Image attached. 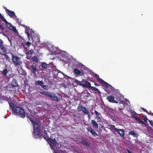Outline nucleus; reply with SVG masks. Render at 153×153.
<instances>
[{
  "label": "nucleus",
  "instance_id": "obj_26",
  "mask_svg": "<svg viewBox=\"0 0 153 153\" xmlns=\"http://www.w3.org/2000/svg\"><path fill=\"white\" fill-rule=\"evenodd\" d=\"M82 111L85 114H88V112H89L88 110L85 107H84V108L82 109Z\"/></svg>",
  "mask_w": 153,
  "mask_h": 153
},
{
  "label": "nucleus",
  "instance_id": "obj_35",
  "mask_svg": "<svg viewBox=\"0 0 153 153\" xmlns=\"http://www.w3.org/2000/svg\"><path fill=\"white\" fill-rule=\"evenodd\" d=\"M42 87L43 89H48V87L47 85H42L41 86Z\"/></svg>",
  "mask_w": 153,
  "mask_h": 153
},
{
  "label": "nucleus",
  "instance_id": "obj_7",
  "mask_svg": "<svg viewBox=\"0 0 153 153\" xmlns=\"http://www.w3.org/2000/svg\"><path fill=\"white\" fill-rule=\"evenodd\" d=\"M43 138L47 141H49L52 144H53V145H56L57 144V142L56 140L55 139H52L50 138L49 136L46 137L45 136H43Z\"/></svg>",
  "mask_w": 153,
  "mask_h": 153
},
{
  "label": "nucleus",
  "instance_id": "obj_58",
  "mask_svg": "<svg viewBox=\"0 0 153 153\" xmlns=\"http://www.w3.org/2000/svg\"><path fill=\"white\" fill-rule=\"evenodd\" d=\"M44 68L45 69H46L47 68L46 67H45V68Z\"/></svg>",
  "mask_w": 153,
  "mask_h": 153
},
{
  "label": "nucleus",
  "instance_id": "obj_39",
  "mask_svg": "<svg viewBox=\"0 0 153 153\" xmlns=\"http://www.w3.org/2000/svg\"><path fill=\"white\" fill-rule=\"evenodd\" d=\"M33 53V51L32 50H30L28 52H27V53H26V54H27V53H30L31 54H32V53Z\"/></svg>",
  "mask_w": 153,
  "mask_h": 153
},
{
  "label": "nucleus",
  "instance_id": "obj_4",
  "mask_svg": "<svg viewBox=\"0 0 153 153\" xmlns=\"http://www.w3.org/2000/svg\"><path fill=\"white\" fill-rule=\"evenodd\" d=\"M0 18L2 19V21L4 22L6 26L8 27V28L15 32H17L16 29L15 27L13 26L10 23L8 22L6 20L5 18L2 16V14L0 13Z\"/></svg>",
  "mask_w": 153,
  "mask_h": 153
},
{
  "label": "nucleus",
  "instance_id": "obj_19",
  "mask_svg": "<svg viewBox=\"0 0 153 153\" xmlns=\"http://www.w3.org/2000/svg\"><path fill=\"white\" fill-rule=\"evenodd\" d=\"M75 64L78 67H85V65L77 61H75Z\"/></svg>",
  "mask_w": 153,
  "mask_h": 153
},
{
  "label": "nucleus",
  "instance_id": "obj_24",
  "mask_svg": "<svg viewBox=\"0 0 153 153\" xmlns=\"http://www.w3.org/2000/svg\"><path fill=\"white\" fill-rule=\"evenodd\" d=\"M3 42L2 43L0 44V48L2 51H3V52H5L6 51V50L5 48L3 46Z\"/></svg>",
  "mask_w": 153,
  "mask_h": 153
},
{
  "label": "nucleus",
  "instance_id": "obj_54",
  "mask_svg": "<svg viewBox=\"0 0 153 153\" xmlns=\"http://www.w3.org/2000/svg\"><path fill=\"white\" fill-rule=\"evenodd\" d=\"M27 59H30V57H28V56H27Z\"/></svg>",
  "mask_w": 153,
  "mask_h": 153
},
{
  "label": "nucleus",
  "instance_id": "obj_48",
  "mask_svg": "<svg viewBox=\"0 0 153 153\" xmlns=\"http://www.w3.org/2000/svg\"><path fill=\"white\" fill-rule=\"evenodd\" d=\"M3 41L0 39V44L2 43H3Z\"/></svg>",
  "mask_w": 153,
  "mask_h": 153
},
{
  "label": "nucleus",
  "instance_id": "obj_59",
  "mask_svg": "<svg viewBox=\"0 0 153 153\" xmlns=\"http://www.w3.org/2000/svg\"><path fill=\"white\" fill-rule=\"evenodd\" d=\"M5 56L6 57H8V56H7V55H6V56Z\"/></svg>",
  "mask_w": 153,
  "mask_h": 153
},
{
  "label": "nucleus",
  "instance_id": "obj_25",
  "mask_svg": "<svg viewBox=\"0 0 153 153\" xmlns=\"http://www.w3.org/2000/svg\"><path fill=\"white\" fill-rule=\"evenodd\" d=\"M128 134L129 135H132L134 137H138V134L135 133L133 131H131L128 132Z\"/></svg>",
  "mask_w": 153,
  "mask_h": 153
},
{
  "label": "nucleus",
  "instance_id": "obj_31",
  "mask_svg": "<svg viewBox=\"0 0 153 153\" xmlns=\"http://www.w3.org/2000/svg\"><path fill=\"white\" fill-rule=\"evenodd\" d=\"M25 33L26 34L29 39L30 40V37L31 36L29 33V31L27 30L26 29L25 30Z\"/></svg>",
  "mask_w": 153,
  "mask_h": 153
},
{
  "label": "nucleus",
  "instance_id": "obj_34",
  "mask_svg": "<svg viewBox=\"0 0 153 153\" xmlns=\"http://www.w3.org/2000/svg\"><path fill=\"white\" fill-rule=\"evenodd\" d=\"M12 85L14 87H16L17 86L18 84L15 81H13L12 82Z\"/></svg>",
  "mask_w": 153,
  "mask_h": 153
},
{
  "label": "nucleus",
  "instance_id": "obj_21",
  "mask_svg": "<svg viewBox=\"0 0 153 153\" xmlns=\"http://www.w3.org/2000/svg\"><path fill=\"white\" fill-rule=\"evenodd\" d=\"M32 60L33 63L36 64V63H37L38 61V59L36 56H33L32 57Z\"/></svg>",
  "mask_w": 153,
  "mask_h": 153
},
{
  "label": "nucleus",
  "instance_id": "obj_33",
  "mask_svg": "<svg viewBox=\"0 0 153 153\" xmlns=\"http://www.w3.org/2000/svg\"><path fill=\"white\" fill-rule=\"evenodd\" d=\"M31 43L29 42H27L25 44V45L27 46V47H29L30 45H31Z\"/></svg>",
  "mask_w": 153,
  "mask_h": 153
},
{
  "label": "nucleus",
  "instance_id": "obj_43",
  "mask_svg": "<svg viewBox=\"0 0 153 153\" xmlns=\"http://www.w3.org/2000/svg\"><path fill=\"white\" fill-rule=\"evenodd\" d=\"M4 9H5V11H6V13H7L8 11L9 10V9H7V7H4Z\"/></svg>",
  "mask_w": 153,
  "mask_h": 153
},
{
  "label": "nucleus",
  "instance_id": "obj_44",
  "mask_svg": "<svg viewBox=\"0 0 153 153\" xmlns=\"http://www.w3.org/2000/svg\"><path fill=\"white\" fill-rule=\"evenodd\" d=\"M86 114L88 115V119H90L91 117V115H90V114H89V112H88V114Z\"/></svg>",
  "mask_w": 153,
  "mask_h": 153
},
{
  "label": "nucleus",
  "instance_id": "obj_32",
  "mask_svg": "<svg viewBox=\"0 0 153 153\" xmlns=\"http://www.w3.org/2000/svg\"><path fill=\"white\" fill-rule=\"evenodd\" d=\"M7 69H5L2 71V74L4 75H6L7 73Z\"/></svg>",
  "mask_w": 153,
  "mask_h": 153
},
{
  "label": "nucleus",
  "instance_id": "obj_28",
  "mask_svg": "<svg viewBox=\"0 0 153 153\" xmlns=\"http://www.w3.org/2000/svg\"><path fill=\"white\" fill-rule=\"evenodd\" d=\"M95 113V114L97 115V118L99 119H101V118L100 117H99V116H100L101 115V113H100L98 112L97 111L95 110L94 111Z\"/></svg>",
  "mask_w": 153,
  "mask_h": 153
},
{
  "label": "nucleus",
  "instance_id": "obj_17",
  "mask_svg": "<svg viewBox=\"0 0 153 153\" xmlns=\"http://www.w3.org/2000/svg\"><path fill=\"white\" fill-rule=\"evenodd\" d=\"M85 107L82 106L81 105V102H80L78 104L77 108V111L78 112H80L82 111Z\"/></svg>",
  "mask_w": 153,
  "mask_h": 153
},
{
  "label": "nucleus",
  "instance_id": "obj_20",
  "mask_svg": "<svg viewBox=\"0 0 153 153\" xmlns=\"http://www.w3.org/2000/svg\"><path fill=\"white\" fill-rule=\"evenodd\" d=\"M91 123L95 128L97 129L98 128V125L95 121L92 120Z\"/></svg>",
  "mask_w": 153,
  "mask_h": 153
},
{
  "label": "nucleus",
  "instance_id": "obj_16",
  "mask_svg": "<svg viewBox=\"0 0 153 153\" xmlns=\"http://www.w3.org/2000/svg\"><path fill=\"white\" fill-rule=\"evenodd\" d=\"M122 137H124V131L123 129H118L117 131H116Z\"/></svg>",
  "mask_w": 153,
  "mask_h": 153
},
{
  "label": "nucleus",
  "instance_id": "obj_52",
  "mask_svg": "<svg viewBox=\"0 0 153 153\" xmlns=\"http://www.w3.org/2000/svg\"><path fill=\"white\" fill-rule=\"evenodd\" d=\"M95 85L96 86H98L99 85L98 84L95 83Z\"/></svg>",
  "mask_w": 153,
  "mask_h": 153
},
{
  "label": "nucleus",
  "instance_id": "obj_3",
  "mask_svg": "<svg viewBox=\"0 0 153 153\" xmlns=\"http://www.w3.org/2000/svg\"><path fill=\"white\" fill-rule=\"evenodd\" d=\"M40 93L46 97L51 98L53 101L58 102L59 100V98L54 93L47 91H41Z\"/></svg>",
  "mask_w": 153,
  "mask_h": 153
},
{
  "label": "nucleus",
  "instance_id": "obj_57",
  "mask_svg": "<svg viewBox=\"0 0 153 153\" xmlns=\"http://www.w3.org/2000/svg\"><path fill=\"white\" fill-rule=\"evenodd\" d=\"M31 67H34L32 65V66H31Z\"/></svg>",
  "mask_w": 153,
  "mask_h": 153
},
{
  "label": "nucleus",
  "instance_id": "obj_15",
  "mask_svg": "<svg viewBox=\"0 0 153 153\" xmlns=\"http://www.w3.org/2000/svg\"><path fill=\"white\" fill-rule=\"evenodd\" d=\"M80 143L82 144L85 145L87 147H88L89 148L90 147V145L89 143L85 140L82 139Z\"/></svg>",
  "mask_w": 153,
  "mask_h": 153
},
{
  "label": "nucleus",
  "instance_id": "obj_40",
  "mask_svg": "<svg viewBox=\"0 0 153 153\" xmlns=\"http://www.w3.org/2000/svg\"><path fill=\"white\" fill-rule=\"evenodd\" d=\"M143 120L145 122H147L148 119L146 117H145L143 118Z\"/></svg>",
  "mask_w": 153,
  "mask_h": 153
},
{
  "label": "nucleus",
  "instance_id": "obj_27",
  "mask_svg": "<svg viewBox=\"0 0 153 153\" xmlns=\"http://www.w3.org/2000/svg\"><path fill=\"white\" fill-rule=\"evenodd\" d=\"M89 89H91V90L93 91H96L97 92H100L99 90L97 88H96L94 87H92L91 86L90 87V88Z\"/></svg>",
  "mask_w": 153,
  "mask_h": 153
},
{
  "label": "nucleus",
  "instance_id": "obj_56",
  "mask_svg": "<svg viewBox=\"0 0 153 153\" xmlns=\"http://www.w3.org/2000/svg\"><path fill=\"white\" fill-rule=\"evenodd\" d=\"M151 115L153 116V113L151 114Z\"/></svg>",
  "mask_w": 153,
  "mask_h": 153
},
{
  "label": "nucleus",
  "instance_id": "obj_1",
  "mask_svg": "<svg viewBox=\"0 0 153 153\" xmlns=\"http://www.w3.org/2000/svg\"><path fill=\"white\" fill-rule=\"evenodd\" d=\"M8 103L10 107L15 115L23 118H25L26 113L23 108L17 106L13 102H8Z\"/></svg>",
  "mask_w": 153,
  "mask_h": 153
},
{
  "label": "nucleus",
  "instance_id": "obj_14",
  "mask_svg": "<svg viewBox=\"0 0 153 153\" xmlns=\"http://www.w3.org/2000/svg\"><path fill=\"white\" fill-rule=\"evenodd\" d=\"M6 13L10 17H12L14 16L16 17L15 13L13 11L9 10Z\"/></svg>",
  "mask_w": 153,
  "mask_h": 153
},
{
  "label": "nucleus",
  "instance_id": "obj_55",
  "mask_svg": "<svg viewBox=\"0 0 153 153\" xmlns=\"http://www.w3.org/2000/svg\"><path fill=\"white\" fill-rule=\"evenodd\" d=\"M73 116L75 117H76V115L75 114H73Z\"/></svg>",
  "mask_w": 153,
  "mask_h": 153
},
{
  "label": "nucleus",
  "instance_id": "obj_51",
  "mask_svg": "<svg viewBox=\"0 0 153 153\" xmlns=\"http://www.w3.org/2000/svg\"><path fill=\"white\" fill-rule=\"evenodd\" d=\"M53 153H57V152H56L54 150V151L53 152Z\"/></svg>",
  "mask_w": 153,
  "mask_h": 153
},
{
  "label": "nucleus",
  "instance_id": "obj_10",
  "mask_svg": "<svg viewBox=\"0 0 153 153\" xmlns=\"http://www.w3.org/2000/svg\"><path fill=\"white\" fill-rule=\"evenodd\" d=\"M17 70L18 71V72L19 75H26V73L25 71L22 68H18Z\"/></svg>",
  "mask_w": 153,
  "mask_h": 153
},
{
  "label": "nucleus",
  "instance_id": "obj_50",
  "mask_svg": "<svg viewBox=\"0 0 153 153\" xmlns=\"http://www.w3.org/2000/svg\"><path fill=\"white\" fill-rule=\"evenodd\" d=\"M71 62H69V64H68V66H71Z\"/></svg>",
  "mask_w": 153,
  "mask_h": 153
},
{
  "label": "nucleus",
  "instance_id": "obj_8",
  "mask_svg": "<svg viewBox=\"0 0 153 153\" xmlns=\"http://www.w3.org/2000/svg\"><path fill=\"white\" fill-rule=\"evenodd\" d=\"M107 99L110 102L112 103H117L118 102L115 100L114 97V96H108L107 97Z\"/></svg>",
  "mask_w": 153,
  "mask_h": 153
},
{
  "label": "nucleus",
  "instance_id": "obj_12",
  "mask_svg": "<svg viewBox=\"0 0 153 153\" xmlns=\"http://www.w3.org/2000/svg\"><path fill=\"white\" fill-rule=\"evenodd\" d=\"M133 117L137 121V123L139 124H142L145 125H146V123H145L142 120H140V118H138L137 116H134Z\"/></svg>",
  "mask_w": 153,
  "mask_h": 153
},
{
  "label": "nucleus",
  "instance_id": "obj_22",
  "mask_svg": "<svg viewBox=\"0 0 153 153\" xmlns=\"http://www.w3.org/2000/svg\"><path fill=\"white\" fill-rule=\"evenodd\" d=\"M74 73L76 75H81V72L77 69H75L74 70Z\"/></svg>",
  "mask_w": 153,
  "mask_h": 153
},
{
  "label": "nucleus",
  "instance_id": "obj_13",
  "mask_svg": "<svg viewBox=\"0 0 153 153\" xmlns=\"http://www.w3.org/2000/svg\"><path fill=\"white\" fill-rule=\"evenodd\" d=\"M86 128L88 132H90L94 136H95L98 135V134H97L96 132L95 131H94L91 128L88 127V128Z\"/></svg>",
  "mask_w": 153,
  "mask_h": 153
},
{
  "label": "nucleus",
  "instance_id": "obj_62",
  "mask_svg": "<svg viewBox=\"0 0 153 153\" xmlns=\"http://www.w3.org/2000/svg\"><path fill=\"white\" fill-rule=\"evenodd\" d=\"M34 67H36L35 65L34 66Z\"/></svg>",
  "mask_w": 153,
  "mask_h": 153
},
{
  "label": "nucleus",
  "instance_id": "obj_11",
  "mask_svg": "<svg viewBox=\"0 0 153 153\" xmlns=\"http://www.w3.org/2000/svg\"><path fill=\"white\" fill-rule=\"evenodd\" d=\"M85 84L82 83L81 84V86L83 88H87L88 89H90L91 86V83L88 81H85Z\"/></svg>",
  "mask_w": 153,
  "mask_h": 153
},
{
  "label": "nucleus",
  "instance_id": "obj_6",
  "mask_svg": "<svg viewBox=\"0 0 153 153\" xmlns=\"http://www.w3.org/2000/svg\"><path fill=\"white\" fill-rule=\"evenodd\" d=\"M12 60L15 65L19 66L22 63V62L20 58L17 56L12 55Z\"/></svg>",
  "mask_w": 153,
  "mask_h": 153
},
{
  "label": "nucleus",
  "instance_id": "obj_37",
  "mask_svg": "<svg viewBox=\"0 0 153 153\" xmlns=\"http://www.w3.org/2000/svg\"><path fill=\"white\" fill-rule=\"evenodd\" d=\"M141 108L144 112H146L147 113H148V111L147 110H146L143 108Z\"/></svg>",
  "mask_w": 153,
  "mask_h": 153
},
{
  "label": "nucleus",
  "instance_id": "obj_61",
  "mask_svg": "<svg viewBox=\"0 0 153 153\" xmlns=\"http://www.w3.org/2000/svg\"><path fill=\"white\" fill-rule=\"evenodd\" d=\"M9 40L10 41L11 43V42L10 40Z\"/></svg>",
  "mask_w": 153,
  "mask_h": 153
},
{
  "label": "nucleus",
  "instance_id": "obj_36",
  "mask_svg": "<svg viewBox=\"0 0 153 153\" xmlns=\"http://www.w3.org/2000/svg\"><path fill=\"white\" fill-rule=\"evenodd\" d=\"M44 133L45 135H43V137L44 136H45L46 137L48 136L47 134V131L45 130H44Z\"/></svg>",
  "mask_w": 153,
  "mask_h": 153
},
{
  "label": "nucleus",
  "instance_id": "obj_9",
  "mask_svg": "<svg viewBox=\"0 0 153 153\" xmlns=\"http://www.w3.org/2000/svg\"><path fill=\"white\" fill-rule=\"evenodd\" d=\"M41 64V67H47V66H48V67H56L52 63H50L48 65L45 63L42 62L40 63Z\"/></svg>",
  "mask_w": 153,
  "mask_h": 153
},
{
  "label": "nucleus",
  "instance_id": "obj_18",
  "mask_svg": "<svg viewBox=\"0 0 153 153\" xmlns=\"http://www.w3.org/2000/svg\"><path fill=\"white\" fill-rule=\"evenodd\" d=\"M32 41L35 43H37L38 42H39V39L37 36H36L34 37V38H32Z\"/></svg>",
  "mask_w": 153,
  "mask_h": 153
},
{
  "label": "nucleus",
  "instance_id": "obj_49",
  "mask_svg": "<svg viewBox=\"0 0 153 153\" xmlns=\"http://www.w3.org/2000/svg\"><path fill=\"white\" fill-rule=\"evenodd\" d=\"M64 62L65 64H68V62H67V61H65V62Z\"/></svg>",
  "mask_w": 153,
  "mask_h": 153
},
{
  "label": "nucleus",
  "instance_id": "obj_5",
  "mask_svg": "<svg viewBox=\"0 0 153 153\" xmlns=\"http://www.w3.org/2000/svg\"><path fill=\"white\" fill-rule=\"evenodd\" d=\"M97 81L101 84L102 86L106 88H109L111 90L113 89V87L112 86L99 78V76L97 78Z\"/></svg>",
  "mask_w": 153,
  "mask_h": 153
},
{
  "label": "nucleus",
  "instance_id": "obj_38",
  "mask_svg": "<svg viewBox=\"0 0 153 153\" xmlns=\"http://www.w3.org/2000/svg\"><path fill=\"white\" fill-rule=\"evenodd\" d=\"M3 99L5 100H8V97L4 96L3 97Z\"/></svg>",
  "mask_w": 153,
  "mask_h": 153
},
{
  "label": "nucleus",
  "instance_id": "obj_45",
  "mask_svg": "<svg viewBox=\"0 0 153 153\" xmlns=\"http://www.w3.org/2000/svg\"><path fill=\"white\" fill-rule=\"evenodd\" d=\"M56 68H53L52 69V71H56Z\"/></svg>",
  "mask_w": 153,
  "mask_h": 153
},
{
  "label": "nucleus",
  "instance_id": "obj_46",
  "mask_svg": "<svg viewBox=\"0 0 153 153\" xmlns=\"http://www.w3.org/2000/svg\"><path fill=\"white\" fill-rule=\"evenodd\" d=\"M0 54H2V55H4V56H6V54L5 53H2L1 52H0Z\"/></svg>",
  "mask_w": 153,
  "mask_h": 153
},
{
  "label": "nucleus",
  "instance_id": "obj_42",
  "mask_svg": "<svg viewBox=\"0 0 153 153\" xmlns=\"http://www.w3.org/2000/svg\"><path fill=\"white\" fill-rule=\"evenodd\" d=\"M149 123L150 125L152 126H153V123L152 120H149Z\"/></svg>",
  "mask_w": 153,
  "mask_h": 153
},
{
  "label": "nucleus",
  "instance_id": "obj_41",
  "mask_svg": "<svg viewBox=\"0 0 153 153\" xmlns=\"http://www.w3.org/2000/svg\"><path fill=\"white\" fill-rule=\"evenodd\" d=\"M33 68V71L34 73H35L36 71V68Z\"/></svg>",
  "mask_w": 153,
  "mask_h": 153
},
{
  "label": "nucleus",
  "instance_id": "obj_47",
  "mask_svg": "<svg viewBox=\"0 0 153 153\" xmlns=\"http://www.w3.org/2000/svg\"><path fill=\"white\" fill-rule=\"evenodd\" d=\"M126 151L128 153H131V152L129 149H127Z\"/></svg>",
  "mask_w": 153,
  "mask_h": 153
},
{
  "label": "nucleus",
  "instance_id": "obj_30",
  "mask_svg": "<svg viewBox=\"0 0 153 153\" xmlns=\"http://www.w3.org/2000/svg\"><path fill=\"white\" fill-rule=\"evenodd\" d=\"M74 82L78 84L81 85V84H82V83H81V81H80L76 79H75Z\"/></svg>",
  "mask_w": 153,
  "mask_h": 153
},
{
  "label": "nucleus",
  "instance_id": "obj_60",
  "mask_svg": "<svg viewBox=\"0 0 153 153\" xmlns=\"http://www.w3.org/2000/svg\"><path fill=\"white\" fill-rule=\"evenodd\" d=\"M5 56L6 57H8V56H7V55H6V56Z\"/></svg>",
  "mask_w": 153,
  "mask_h": 153
},
{
  "label": "nucleus",
  "instance_id": "obj_2",
  "mask_svg": "<svg viewBox=\"0 0 153 153\" xmlns=\"http://www.w3.org/2000/svg\"><path fill=\"white\" fill-rule=\"evenodd\" d=\"M27 116L29 120L33 124V135L34 136V135H37L39 137H41L42 136V135L40 129V127L39 124L37 121L32 120L31 118L29 117L28 116Z\"/></svg>",
  "mask_w": 153,
  "mask_h": 153
},
{
  "label": "nucleus",
  "instance_id": "obj_53",
  "mask_svg": "<svg viewBox=\"0 0 153 153\" xmlns=\"http://www.w3.org/2000/svg\"><path fill=\"white\" fill-rule=\"evenodd\" d=\"M0 28H2V26L0 24Z\"/></svg>",
  "mask_w": 153,
  "mask_h": 153
},
{
  "label": "nucleus",
  "instance_id": "obj_29",
  "mask_svg": "<svg viewBox=\"0 0 153 153\" xmlns=\"http://www.w3.org/2000/svg\"><path fill=\"white\" fill-rule=\"evenodd\" d=\"M110 127L112 129L115 131H117L118 130V129L115 128V126L114 125H111Z\"/></svg>",
  "mask_w": 153,
  "mask_h": 153
},
{
  "label": "nucleus",
  "instance_id": "obj_23",
  "mask_svg": "<svg viewBox=\"0 0 153 153\" xmlns=\"http://www.w3.org/2000/svg\"><path fill=\"white\" fill-rule=\"evenodd\" d=\"M43 83V82L42 81L38 80L35 82V85L37 86L38 85H42Z\"/></svg>",
  "mask_w": 153,
  "mask_h": 153
}]
</instances>
